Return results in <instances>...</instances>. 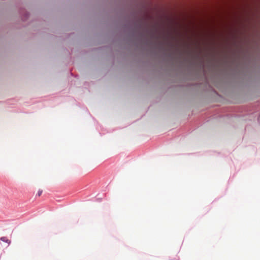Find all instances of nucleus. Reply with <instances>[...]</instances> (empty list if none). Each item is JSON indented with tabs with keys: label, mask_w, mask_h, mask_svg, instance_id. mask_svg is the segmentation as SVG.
<instances>
[{
	"label": "nucleus",
	"mask_w": 260,
	"mask_h": 260,
	"mask_svg": "<svg viewBox=\"0 0 260 260\" xmlns=\"http://www.w3.org/2000/svg\"><path fill=\"white\" fill-rule=\"evenodd\" d=\"M0 240L3 242H6L8 244H10L11 241L9 240L7 237H3L0 238Z\"/></svg>",
	"instance_id": "obj_1"
},
{
	"label": "nucleus",
	"mask_w": 260,
	"mask_h": 260,
	"mask_svg": "<svg viewBox=\"0 0 260 260\" xmlns=\"http://www.w3.org/2000/svg\"><path fill=\"white\" fill-rule=\"evenodd\" d=\"M42 193V190H39L38 192V194L39 196H40L41 195Z\"/></svg>",
	"instance_id": "obj_2"
}]
</instances>
